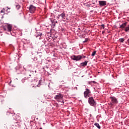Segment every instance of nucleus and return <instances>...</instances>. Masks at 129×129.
<instances>
[{
  "instance_id": "cd10ccee",
  "label": "nucleus",
  "mask_w": 129,
  "mask_h": 129,
  "mask_svg": "<svg viewBox=\"0 0 129 129\" xmlns=\"http://www.w3.org/2000/svg\"><path fill=\"white\" fill-rule=\"evenodd\" d=\"M60 15H59L57 17H56V19L57 20H59V19H60Z\"/></svg>"
},
{
  "instance_id": "7ed1b4c3",
  "label": "nucleus",
  "mask_w": 129,
  "mask_h": 129,
  "mask_svg": "<svg viewBox=\"0 0 129 129\" xmlns=\"http://www.w3.org/2000/svg\"><path fill=\"white\" fill-rule=\"evenodd\" d=\"M84 96L85 98L90 97V96H91V91L88 88L86 89L85 91L84 92Z\"/></svg>"
},
{
  "instance_id": "a19ab883",
  "label": "nucleus",
  "mask_w": 129,
  "mask_h": 129,
  "mask_svg": "<svg viewBox=\"0 0 129 129\" xmlns=\"http://www.w3.org/2000/svg\"><path fill=\"white\" fill-rule=\"evenodd\" d=\"M79 30H80V28H79Z\"/></svg>"
},
{
  "instance_id": "c9c22d12",
  "label": "nucleus",
  "mask_w": 129,
  "mask_h": 129,
  "mask_svg": "<svg viewBox=\"0 0 129 129\" xmlns=\"http://www.w3.org/2000/svg\"><path fill=\"white\" fill-rule=\"evenodd\" d=\"M104 33H105V32L104 31H102V34H103Z\"/></svg>"
},
{
  "instance_id": "4468645a",
  "label": "nucleus",
  "mask_w": 129,
  "mask_h": 129,
  "mask_svg": "<svg viewBox=\"0 0 129 129\" xmlns=\"http://www.w3.org/2000/svg\"><path fill=\"white\" fill-rule=\"evenodd\" d=\"M59 16L61 17V19L62 20H65V18H66V15L65 14V13H62L61 14L59 15Z\"/></svg>"
},
{
  "instance_id": "20e7f679",
  "label": "nucleus",
  "mask_w": 129,
  "mask_h": 129,
  "mask_svg": "<svg viewBox=\"0 0 129 129\" xmlns=\"http://www.w3.org/2000/svg\"><path fill=\"white\" fill-rule=\"evenodd\" d=\"M110 99H111V103L109 104L110 105H115L118 103V101L115 97H110Z\"/></svg>"
},
{
  "instance_id": "5701e85b",
  "label": "nucleus",
  "mask_w": 129,
  "mask_h": 129,
  "mask_svg": "<svg viewBox=\"0 0 129 129\" xmlns=\"http://www.w3.org/2000/svg\"><path fill=\"white\" fill-rule=\"evenodd\" d=\"M27 79H22V82L23 83H25V82H26V80Z\"/></svg>"
},
{
  "instance_id": "7c9ffc66",
  "label": "nucleus",
  "mask_w": 129,
  "mask_h": 129,
  "mask_svg": "<svg viewBox=\"0 0 129 129\" xmlns=\"http://www.w3.org/2000/svg\"><path fill=\"white\" fill-rule=\"evenodd\" d=\"M89 84H92V81L88 82Z\"/></svg>"
},
{
  "instance_id": "0eeeda50",
  "label": "nucleus",
  "mask_w": 129,
  "mask_h": 129,
  "mask_svg": "<svg viewBox=\"0 0 129 129\" xmlns=\"http://www.w3.org/2000/svg\"><path fill=\"white\" fill-rule=\"evenodd\" d=\"M71 58L72 60H73L74 61H79L80 60H81V59H82V56L80 55H79L78 56L73 55L71 56Z\"/></svg>"
},
{
  "instance_id": "f8f14e48",
  "label": "nucleus",
  "mask_w": 129,
  "mask_h": 129,
  "mask_svg": "<svg viewBox=\"0 0 129 129\" xmlns=\"http://www.w3.org/2000/svg\"><path fill=\"white\" fill-rule=\"evenodd\" d=\"M99 5L103 7L104 6H106V2L105 1H99Z\"/></svg>"
},
{
  "instance_id": "f3484780",
  "label": "nucleus",
  "mask_w": 129,
  "mask_h": 129,
  "mask_svg": "<svg viewBox=\"0 0 129 129\" xmlns=\"http://www.w3.org/2000/svg\"><path fill=\"white\" fill-rule=\"evenodd\" d=\"M94 125H95V126H96L99 129L101 128V127H100V125H99V124L98 123H95Z\"/></svg>"
},
{
  "instance_id": "dca6fc26",
  "label": "nucleus",
  "mask_w": 129,
  "mask_h": 129,
  "mask_svg": "<svg viewBox=\"0 0 129 129\" xmlns=\"http://www.w3.org/2000/svg\"><path fill=\"white\" fill-rule=\"evenodd\" d=\"M88 63V61H85L83 62H82L81 63V66H83V67H85V66H87V63Z\"/></svg>"
},
{
  "instance_id": "b1692460",
  "label": "nucleus",
  "mask_w": 129,
  "mask_h": 129,
  "mask_svg": "<svg viewBox=\"0 0 129 129\" xmlns=\"http://www.w3.org/2000/svg\"><path fill=\"white\" fill-rule=\"evenodd\" d=\"M101 29H104V28H105V25H104V24H102V25H101Z\"/></svg>"
},
{
  "instance_id": "58836bf2",
  "label": "nucleus",
  "mask_w": 129,
  "mask_h": 129,
  "mask_svg": "<svg viewBox=\"0 0 129 129\" xmlns=\"http://www.w3.org/2000/svg\"><path fill=\"white\" fill-rule=\"evenodd\" d=\"M35 72L36 73V72H37V71H35Z\"/></svg>"
},
{
  "instance_id": "bb28decb",
  "label": "nucleus",
  "mask_w": 129,
  "mask_h": 129,
  "mask_svg": "<svg viewBox=\"0 0 129 129\" xmlns=\"http://www.w3.org/2000/svg\"><path fill=\"white\" fill-rule=\"evenodd\" d=\"M92 83H93V84H96V82L94 81H92Z\"/></svg>"
},
{
  "instance_id": "6ab92c4d",
  "label": "nucleus",
  "mask_w": 129,
  "mask_h": 129,
  "mask_svg": "<svg viewBox=\"0 0 129 129\" xmlns=\"http://www.w3.org/2000/svg\"><path fill=\"white\" fill-rule=\"evenodd\" d=\"M119 41L121 42V43H123V42H124V39H123V38H120L119 39Z\"/></svg>"
},
{
  "instance_id": "9d476101",
  "label": "nucleus",
  "mask_w": 129,
  "mask_h": 129,
  "mask_svg": "<svg viewBox=\"0 0 129 129\" xmlns=\"http://www.w3.org/2000/svg\"><path fill=\"white\" fill-rule=\"evenodd\" d=\"M39 26H37L35 28V30L37 32V35H36V38H38L39 40H41V36H42V32H38V31H39Z\"/></svg>"
},
{
  "instance_id": "2f4dec72",
  "label": "nucleus",
  "mask_w": 129,
  "mask_h": 129,
  "mask_svg": "<svg viewBox=\"0 0 129 129\" xmlns=\"http://www.w3.org/2000/svg\"><path fill=\"white\" fill-rule=\"evenodd\" d=\"M47 45H48L49 46H52V44H51V43H48Z\"/></svg>"
},
{
  "instance_id": "473e14b6",
  "label": "nucleus",
  "mask_w": 129,
  "mask_h": 129,
  "mask_svg": "<svg viewBox=\"0 0 129 129\" xmlns=\"http://www.w3.org/2000/svg\"><path fill=\"white\" fill-rule=\"evenodd\" d=\"M83 58H86V56L84 55V56H83Z\"/></svg>"
},
{
  "instance_id": "2eb2a0df",
  "label": "nucleus",
  "mask_w": 129,
  "mask_h": 129,
  "mask_svg": "<svg viewBox=\"0 0 129 129\" xmlns=\"http://www.w3.org/2000/svg\"><path fill=\"white\" fill-rule=\"evenodd\" d=\"M52 27L54 28L56 26V20H51Z\"/></svg>"
},
{
  "instance_id": "ddd939ff",
  "label": "nucleus",
  "mask_w": 129,
  "mask_h": 129,
  "mask_svg": "<svg viewBox=\"0 0 129 129\" xmlns=\"http://www.w3.org/2000/svg\"><path fill=\"white\" fill-rule=\"evenodd\" d=\"M126 22L123 23L119 27V29L123 30L125 27H126Z\"/></svg>"
},
{
  "instance_id": "4be33fe9",
  "label": "nucleus",
  "mask_w": 129,
  "mask_h": 129,
  "mask_svg": "<svg viewBox=\"0 0 129 129\" xmlns=\"http://www.w3.org/2000/svg\"><path fill=\"white\" fill-rule=\"evenodd\" d=\"M30 72H32V73H34V71H29L28 74L27 75H29V76H30V77H31V74H30Z\"/></svg>"
},
{
  "instance_id": "72a5a7b5",
  "label": "nucleus",
  "mask_w": 129,
  "mask_h": 129,
  "mask_svg": "<svg viewBox=\"0 0 129 129\" xmlns=\"http://www.w3.org/2000/svg\"><path fill=\"white\" fill-rule=\"evenodd\" d=\"M51 31H52V29H50V33H51Z\"/></svg>"
},
{
  "instance_id": "6e6552de",
  "label": "nucleus",
  "mask_w": 129,
  "mask_h": 129,
  "mask_svg": "<svg viewBox=\"0 0 129 129\" xmlns=\"http://www.w3.org/2000/svg\"><path fill=\"white\" fill-rule=\"evenodd\" d=\"M4 31H8V32H12V26L11 24H6L5 26L3 27Z\"/></svg>"
},
{
  "instance_id": "1a4fd4ad",
  "label": "nucleus",
  "mask_w": 129,
  "mask_h": 129,
  "mask_svg": "<svg viewBox=\"0 0 129 129\" xmlns=\"http://www.w3.org/2000/svg\"><path fill=\"white\" fill-rule=\"evenodd\" d=\"M36 8L37 7L34 6L33 5H31L29 7V11L30 13H31V14H33L35 13V11H36Z\"/></svg>"
},
{
  "instance_id": "a211bd4d",
  "label": "nucleus",
  "mask_w": 129,
  "mask_h": 129,
  "mask_svg": "<svg viewBox=\"0 0 129 129\" xmlns=\"http://www.w3.org/2000/svg\"><path fill=\"white\" fill-rule=\"evenodd\" d=\"M124 31L125 32H129V25L127 27H125Z\"/></svg>"
},
{
  "instance_id": "412c9836",
  "label": "nucleus",
  "mask_w": 129,
  "mask_h": 129,
  "mask_svg": "<svg viewBox=\"0 0 129 129\" xmlns=\"http://www.w3.org/2000/svg\"><path fill=\"white\" fill-rule=\"evenodd\" d=\"M16 9H17L18 10H19V9H20L21 8V6L19 5L18 4H17L16 5Z\"/></svg>"
},
{
  "instance_id": "39448f33",
  "label": "nucleus",
  "mask_w": 129,
  "mask_h": 129,
  "mask_svg": "<svg viewBox=\"0 0 129 129\" xmlns=\"http://www.w3.org/2000/svg\"><path fill=\"white\" fill-rule=\"evenodd\" d=\"M54 99L57 101L60 102L62 101L63 102V95L61 93H58L54 97Z\"/></svg>"
},
{
  "instance_id": "f704fd0d",
  "label": "nucleus",
  "mask_w": 129,
  "mask_h": 129,
  "mask_svg": "<svg viewBox=\"0 0 129 129\" xmlns=\"http://www.w3.org/2000/svg\"><path fill=\"white\" fill-rule=\"evenodd\" d=\"M90 117H91L92 116V115L90 114Z\"/></svg>"
},
{
  "instance_id": "c756f323",
  "label": "nucleus",
  "mask_w": 129,
  "mask_h": 129,
  "mask_svg": "<svg viewBox=\"0 0 129 129\" xmlns=\"http://www.w3.org/2000/svg\"><path fill=\"white\" fill-rule=\"evenodd\" d=\"M41 83H42V80H40L39 81V84H41Z\"/></svg>"
},
{
  "instance_id": "a878e982",
  "label": "nucleus",
  "mask_w": 129,
  "mask_h": 129,
  "mask_svg": "<svg viewBox=\"0 0 129 129\" xmlns=\"http://www.w3.org/2000/svg\"><path fill=\"white\" fill-rule=\"evenodd\" d=\"M87 41H88V38H85V40L84 41V43H86V42H87Z\"/></svg>"
},
{
  "instance_id": "4c0bfd02",
  "label": "nucleus",
  "mask_w": 129,
  "mask_h": 129,
  "mask_svg": "<svg viewBox=\"0 0 129 129\" xmlns=\"http://www.w3.org/2000/svg\"><path fill=\"white\" fill-rule=\"evenodd\" d=\"M28 78H30V77H28L27 78V79H28Z\"/></svg>"
},
{
  "instance_id": "f03ea898",
  "label": "nucleus",
  "mask_w": 129,
  "mask_h": 129,
  "mask_svg": "<svg viewBox=\"0 0 129 129\" xmlns=\"http://www.w3.org/2000/svg\"><path fill=\"white\" fill-rule=\"evenodd\" d=\"M88 103L91 106H96V102L94 100V99H93V97H89L88 98Z\"/></svg>"
},
{
  "instance_id": "423d86ee",
  "label": "nucleus",
  "mask_w": 129,
  "mask_h": 129,
  "mask_svg": "<svg viewBox=\"0 0 129 129\" xmlns=\"http://www.w3.org/2000/svg\"><path fill=\"white\" fill-rule=\"evenodd\" d=\"M22 42L24 43L23 48L24 50H27V49L29 48H33V45L32 44V43L25 42V41Z\"/></svg>"
},
{
  "instance_id": "e433bc0d",
  "label": "nucleus",
  "mask_w": 129,
  "mask_h": 129,
  "mask_svg": "<svg viewBox=\"0 0 129 129\" xmlns=\"http://www.w3.org/2000/svg\"><path fill=\"white\" fill-rule=\"evenodd\" d=\"M55 23H58V22H57V21L55 20Z\"/></svg>"
},
{
  "instance_id": "393cba45",
  "label": "nucleus",
  "mask_w": 129,
  "mask_h": 129,
  "mask_svg": "<svg viewBox=\"0 0 129 129\" xmlns=\"http://www.w3.org/2000/svg\"><path fill=\"white\" fill-rule=\"evenodd\" d=\"M5 10H6V9H5V8H3V10H1L0 13H4V14H5Z\"/></svg>"
},
{
  "instance_id": "f257e3e1",
  "label": "nucleus",
  "mask_w": 129,
  "mask_h": 129,
  "mask_svg": "<svg viewBox=\"0 0 129 129\" xmlns=\"http://www.w3.org/2000/svg\"><path fill=\"white\" fill-rule=\"evenodd\" d=\"M7 115H10V116H12L13 119V125L15 126H21V125L19 123V119H20V116L16 114H13L10 112H7Z\"/></svg>"
},
{
  "instance_id": "c85d7f7f",
  "label": "nucleus",
  "mask_w": 129,
  "mask_h": 129,
  "mask_svg": "<svg viewBox=\"0 0 129 129\" xmlns=\"http://www.w3.org/2000/svg\"><path fill=\"white\" fill-rule=\"evenodd\" d=\"M37 57H34L33 58V61H37Z\"/></svg>"
},
{
  "instance_id": "aec40b11",
  "label": "nucleus",
  "mask_w": 129,
  "mask_h": 129,
  "mask_svg": "<svg viewBox=\"0 0 129 129\" xmlns=\"http://www.w3.org/2000/svg\"><path fill=\"white\" fill-rule=\"evenodd\" d=\"M95 54H96V51L94 50L93 51L91 56H95Z\"/></svg>"
},
{
  "instance_id": "ea45409f",
  "label": "nucleus",
  "mask_w": 129,
  "mask_h": 129,
  "mask_svg": "<svg viewBox=\"0 0 129 129\" xmlns=\"http://www.w3.org/2000/svg\"><path fill=\"white\" fill-rule=\"evenodd\" d=\"M36 119H39V118H37Z\"/></svg>"
},
{
  "instance_id": "9b49d317",
  "label": "nucleus",
  "mask_w": 129,
  "mask_h": 129,
  "mask_svg": "<svg viewBox=\"0 0 129 129\" xmlns=\"http://www.w3.org/2000/svg\"><path fill=\"white\" fill-rule=\"evenodd\" d=\"M39 26H37L35 28V30L37 32V35H36V38H38L39 40H41V36H42V32H38V31H39Z\"/></svg>"
}]
</instances>
